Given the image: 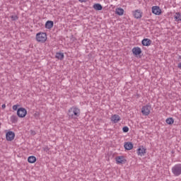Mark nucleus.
Segmentation results:
<instances>
[{
    "label": "nucleus",
    "instance_id": "obj_3",
    "mask_svg": "<svg viewBox=\"0 0 181 181\" xmlns=\"http://www.w3.org/2000/svg\"><path fill=\"white\" fill-rule=\"evenodd\" d=\"M172 173L174 176H180L181 175V164L178 163L175 165L172 169Z\"/></svg>",
    "mask_w": 181,
    "mask_h": 181
},
{
    "label": "nucleus",
    "instance_id": "obj_18",
    "mask_svg": "<svg viewBox=\"0 0 181 181\" xmlns=\"http://www.w3.org/2000/svg\"><path fill=\"white\" fill-rule=\"evenodd\" d=\"M28 162L29 163H35V162H36V157H35L33 156H29L28 158Z\"/></svg>",
    "mask_w": 181,
    "mask_h": 181
},
{
    "label": "nucleus",
    "instance_id": "obj_24",
    "mask_svg": "<svg viewBox=\"0 0 181 181\" xmlns=\"http://www.w3.org/2000/svg\"><path fill=\"white\" fill-rule=\"evenodd\" d=\"M122 131L123 132H128V131H129V128H128V127H124L122 128Z\"/></svg>",
    "mask_w": 181,
    "mask_h": 181
},
{
    "label": "nucleus",
    "instance_id": "obj_4",
    "mask_svg": "<svg viewBox=\"0 0 181 181\" xmlns=\"http://www.w3.org/2000/svg\"><path fill=\"white\" fill-rule=\"evenodd\" d=\"M28 114V110L24 107H20L17 110V115L19 118H25Z\"/></svg>",
    "mask_w": 181,
    "mask_h": 181
},
{
    "label": "nucleus",
    "instance_id": "obj_1",
    "mask_svg": "<svg viewBox=\"0 0 181 181\" xmlns=\"http://www.w3.org/2000/svg\"><path fill=\"white\" fill-rule=\"evenodd\" d=\"M68 115L69 118L74 119L77 117H80V109L76 107H72L69 108L68 111Z\"/></svg>",
    "mask_w": 181,
    "mask_h": 181
},
{
    "label": "nucleus",
    "instance_id": "obj_5",
    "mask_svg": "<svg viewBox=\"0 0 181 181\" xmlns=\"http://www.w3.org/2000/svg\"><path fill=\"white\" fill-rule=\"evenodd\" d=\"M151 105H146L142 107L141 108V114L143 115L148 116L151 114Z\"/></svg>",
    "mask_w": 181,
    "mask_h": 181
},
{
    "label": "nucleus",
    "instance_id": "obj_21",
    "mask_svg": "<svg viewBox=\"0 0 181 181\" xmlns=\"http://www.w3.org/2000/svg\"><path fill=\"white\" fill-rule=\"evenodd\" d=\"M93 8L95 9V11H101L103 9V6L100 4H95L93 5Z\"/></svg>",
    "mask_w": 181,
    "mask_h": 181
},
{
    "label": "nucleus",
    "instance_id": "obj_22",
    "mask_svg": "<svg viewBox=\"0 0 181 181\" xmlns=\"http://www.w3.org/2000/svg\"><path fill=\"white\" fill-rule=\"evenodd\" d=\"M166 124L168 125H172L173 122H175V120L172 117L167 118L165 120Z\"/></svg>",
    "mask_w": 181,
    "mask_h": 181
},
{
    "label": "nucleus",
    "instance_id": "obj_28",
    "mask_svg": "<svg viewBox=\"0 0 181 181\" xmlns=\"http://www.w3.org/2000/svg\"><path fill=\"white\" fill-rule=\"evenodd\" d=\"M79 2H86V0H78Z\"/></svg>",
    "mask_w": 181,
    "mask_h": 181
},
{
    "label": "nucleus",
    "instance_id": "obj_14",
    "mask_svg": "<svg viewBox=\"0 0 181 181\" xmlns=\"http://www.w3.org/2000/svg\"><path fill=\"white\" fill-rule=\"evenodd\" d=\"M116 162L117 163H125L127 162V160H125V158L124 156H118L116 158Z\"/></svg>",
    "mask_w": 181,
    "mask_h": 181
},
{
    "label": "nucleus",
    "instance_id": "obj_10",
    "mask_svg": "<svg viewBox=\"0 0 181 181\" xmlns=\"http://www.w3.org/2000/svg\"><path fill=\"white\" fill-rule=\"evenodd\" d=\"M141 45L143 46H151L152 45V40H151L149 38H144L141 41Z\"/></svg>",
    "mask_w": 181,
    "mask_h": 181
},
{
    "label": "nucleus",
    "instance_id": "obj_26",
    "mask_svg": "<svg viewBox=\"0 0 181 181\" xmlns=\"http://www.w3.org/2000/svg\"><path fill=\"white\" fill-rule=\"evenodd\" d=\"M177 67H178V69H181V62L178 64Z\"/></svg>",
    "mask_w": 181,
    "mask_h": 181
},
{
    "label": "nucleus",
    "instance_id": "obj_9",
    "mask_svg": "<svg viewBox=\"0 0 181 181\" xmlns=\"http://www.w3.org/2000/svg\"><path fill=\"white\" fill-rule=\"evenodd\" d=\"M132 52L133 54H134V56H139V54H141V53H142V49H141V48L139 47H134L132 49Z\"/></svg>",
    "mask_w": 181,
    "mask_h": 181
},
{
    "label": "nucleus",
    "instance_id": "obj_16",
    "mask_svg": "<svg viewBox=\"0 0 181 181\" xmlns=\"http://www.w3.org/2000/svg\"><path fill=\"white\" fill-rule=\"evenodd\" d=\"M53 21H48L45 23V28L46 29H52L53 28Z\"/></svg>",
    "mask_w": 181,
    "mask_h": 181
},
{
    "label": "nucleus",
    "instance_id": "obj_17",
    "mask_svg": "<svg viewBox=\"0 0 181 181\" xmlns=\"http://www.w3.org/2000/svg\"><path fill=\"white\" fill-rule=\"evenodd\" d=\"M55 57L57 59H59V60H63V59H64V54H63L62 52H57Z\"/></svg>",
    "mask_w": 181,
    "mask_h": 181
},
{
    "label": "nucleus",
    "instance_id": "obj_6",
    "mask_svg": "<svg viewBox=\"0 0 181 181\" xmlns=\"http://www.w3.org/2000/svg\"><path fill=\"white\" fill-rule=\"evenodd\" d=\"M145 153H146V148L144 146H140L137 149L138 156H145Z\"/></svg>",
    "mask_w": 181,
    "mask_h": 181
},
{
    "label": "nucleus",
    "instance_id": "obj_20",
    "mask_svg": "<svg viewBox=\"0 0 181 181\" xmlns=\"http://www.w3.org/2000/svg\"><path fill=\"white\" fill-rule=\"evenodd\" d=\"M174 18L177 22L181 21V13H176L174 16Z\"/></svg>",
    "mask_w": 181,
    "mask_h": 181
},
{
    "label": "nucleus",
    "instance_id": "obj_8",
    "mask_svg": "<svg viewBox=\"0 0 181 181\" xmlns=\"http://www.w3.org/2000/svg\"><path fill=\"white\" fill-rule=\"evenodd\" d=\"M152 13L154 15L159 16L162 13V10H160V8L158 6H154L152 7Z\"/></svg>",
    "mask_w": 181,
    "mask_h": 181
},
{
    "label": "nucleus",
    "instance_id": "obj_11",
    "mask_svg": "<svg viewBox=\"0 0 181 181\" xmlns=\"http://www.w3.org/2000/svg\"><path fill=\"white\" fill-rule=\"evenodd\" d=\"M133 15L136 19H141V18H142V12H141V10L134 11Z\"/></svg>",
    "mask_w": 181,
    "mask_h": 181
},
{
    "label": "nucleus",
    "instance_id": "obj_23",
    "mask_svg": "<svg viewBox=\"0 0 181 181\" xmlns=\"http://www.w3.org/2000/svg\"><path fill=\"white\" fill-rule=\"evenodd\" d=\"M11 21H18V16H11Z\"/></svg>",
    "mask_w": 181,
    "mask_h": 181
},
{
    "label": "nucleus",
    "instance_id": "obj_15",
    "mask_svg": "<svg viewBox=\"0 0 181 181\" xmlns=\"http://www.w3.org/2000/svg\"><path fill=\"white\" fill-rule=\"evenodd\" d=\"M115 13L119 15V16H122L124 15V10L122 8H117L115 9Z\"/></svg>",
    "mask_w": 181,
    "mask_h": 181
},
{
    "label": "nucleus",
    "instance_id": "obj_27",
    "mask_svg": "<svg viewBox=\"0 0 181 181\" xmlns=\"http://www.w3.org/2000/svg\"><path fill=\"white\" fill-rule=\"evenodd\" d=\"M1 107L4 108V109L6 108V105L5 104H4V105H1Z\"/></svg>",
    "mask_w": 181,
    "mask_h": 181
},
{
    "label": "nucleus",
    "instance_id": "obj_19",
    "mask_svg": "<svg viewBox=\"0 0 181 181\" xmlns=\"http://www.w3.org/2000/svg\"><path fill=\"white\" fill-rule=\"evenodd\" d=\"M10 119H11L12 124H16V122H18V116H16V115H12V116L10 117Z\"/></svg>",
    "mask_w": 181,
    "mask_h": 181
},
{
    "label": "nucleus",
    "instance_id": "obj_12",
    "mask_svg": "<svg viewBox=\"0 0 181 181\" xmlns=\"http://www.w3.org/2000/svg\"><path fill=\"white\" fill-rule=\"evenodd\" d=\"M112 122L114 124H117L119 121H121V117L118 115H113L111 118Z\"/></svg>",
    "mask_w": 181,
    "mask_h": 181
},
{
    "label": "nucleus",
    "instance_id": "obj_25",
    "mask_svg": "<svg viewBox=\"0 0 181 181\" xmlns=\"http://www.w3.org/2000/svg\"><path fill=\"white\" fill-rule=\"evenodd\" d=\"M18 105H14L13 106V111H18Z\"/></svg>",
    "mask_w": 181,
    "mask_h": 181
},
{
    "label": "nucleus",
    "instance_id": "obj_2",
    "mask_svg": "<svg viewBox=\"0 0 181 181\" xmlns=\"http://www.w3.org/2000/svg\"><path fill=\"white\" fill-rule=\"evenodd\" d=\"M35 39L39 43H45L47 40V34L46 33H37L35 35Z\"/></svg>",
    "mask_w": 181,
    "mask_h": 181
},
{
    "label": "nucleus",
    "instance_id": "obj_7",
    "mask_svg": "<svg viewBox=\"0 0 181 181\" xmlns=\"http://www.w3.org/2000/svg\"><path fill=\"white\" fill-rule=\"evenodd\" d=\"M6 141H11L15 139V133L13 132H8L6 134Z\"/></svg>",
    "mask_w": 181,
    "mask_h": 181
},
{
    "label": "nucleus",
    "instance_id": "obj_13",
    "mask_svg": "<svg viewBox=\"0 0 181 181\" xmlns=\"http://www.w3.org/2000/svg\"><path fill=\"white\" fill-rule=\"evenodd\" d=\"M132 148H134V144H132V143L127 142L124 144V148L127 151H131V149H132Z\"/></svg>",
    "mask_w": 181,
    "mask_h": 181
}]
</instances>
